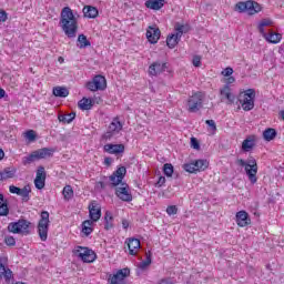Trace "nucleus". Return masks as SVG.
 Returning <instances> with one entry per match:
<instances>
[{
    "mask_svg": "<svg viewBox=\"0 0 284 284\" xmlns=\"http://www.w3.org/2000/svg\"><path fill=\"white\" fill-rule=\"evenodd\" d=\"M88 90L91 92H99V90H105L108 88V82L105 81V77L95 75L92 81L87 83Z\"/></svg>",
    "mask_w": 284,
    "mask_h": 284,
    "instance_id": "nucleus-10",
    "label": "nucleus"
},
{
    "mask_svg": "<svg viewBox=\"0 0 284 284\" xmlns=\"http://www.w3.org/2000/svg\"><path fill=\"white\" fill-rule=\"evenodd\" d=\"M32 192V189L30 185H26L23 189H20V193L18 196H21L23 203H28L30 201V193Z\"/></svg>",
    "mask_w": 284,
    "mask_h": 284,
    "instance_id": "nucleus-30",
    "label": "nucleus"
},
{
    "mask_svg": "<svg viewBox=\"0 0 284 284\" xmlns=\"http://www.w3.org/2000/svg\"><path fill=\"white\" fill-rule=\"evenodd\" d=\"M255 145L256 143L254 142V139L247 138L242 143V150H244V152H250Z\"/></svg>",
    "mask_w": 284,
    "mask_h": 284,
    "instance_id": "nucleus-37",
    "label": "nucleus"
},
{
    "mask_svg": "<svg viewBox=\"0 0 284 284\" xmlns=\"http://www.w3.org/2000/svg\"><path fill=\"white\" fill-rule=\"evenodd\" d=\"M264 141H274L276 139V129L268 128L263 132Z\"/></svg>",
    "mask_w": 284,
    "mask_h": 284,
    "instance_id": "nucleus-36",
    "label": "nucleus"
},
{
    "mask_svg": "<svg viewBox=\"0 0 284 284\" xmlns=\"http://www.w3.org/2000/svg\"><path fill=\"white\" fill-rule=\"evenodd\" d=\"M180 41H181V37L178 36L176 33H172L166 38V45L172 50L176 48V45H179Z\"/></svg>",
    "mask_w": 284,
    "mask_h": 284,
    "instance_id": "nucleus-25",
    "label": "nucleus"
},
{
    "mask_svg": "<svg viewBox=\"0 0 284 284\" xmlns=\"http://www.w3.org/2000/svg\"><path fill=\"white\" fill-rule=\"evenodd\" d=\"M234 81H236V79H234V77L229 75V78L226 79V85L234 83Z\"/></svg>",
    "mask_w": 284,
    "mask_h": 284,
    "instance_id": "nucleus-56",
    "label": "nucleus"
},
{
    "mask_svg": "<svg viewBox=\"0 0 284 284\" xmlns=\"http://www.w3.org/2000/svg\"><path fill=\"white\" fill-rule=\"evenodd\" d=\"M223 77H232V74H234V69H232L231 67L225 68L222 71Z\"/></svg>",
    "mask_w": 284,
    "mask_h": 284,
    "instance_id": "nucleus-50",
    "label": "nucleus"
},
{
    "mask_svg": "<svg viewBox=\"0 0 284 284\" xmlns=\"http://www.w3.org/2000/svg\"><path fill=\"white\" fill-rule=\"evenodd\" d=\"M73 119H77V113L75 112H71V113H67V114H60L58 116V121H60V123H72Z\"/></svg>",
    "mask_w": 284,
    "mask_h": 284,
    "instance_id": "nucleus-32",
    "label": "nucleus"
},
{
    "mask_svg": "<svg viewBox=\"0 0 284 284\" xmlns=\"http://www.w3.org/2000/svg\"><path fill=\"white\" fill-rule=\"evenodd\" d=\"M10 214V209H8V201L0 193V216H8Z\"/></svg>",
    "mask_w": 284,
    "mask_h": 284,
    "instance_id": "nucleus-26",
    "label": "nucleus"
},
{
    "mask_svg": "<svg viewBox=\"0 0 284 284\" xmlns=\"http://www.w3.org/2000/svg\"><path fill=\"white\" fill-rule=\"evenodd\" d=\"M123 130V124L119 121V118L113 119V121L109 125V130L103 134V139L105 141L112 140L119 132Z\"/></svg>",
    "mask_w": 284,
    "mask_h": 284,
    "instance_id": "nucleus-11",
    "label": "nucleus"
},
{
    "mask_svg": "<svg viewBox=\"0 0 284 284\" xmlns=\"http://www.w3.org/2000/svg\"><path fill=\"white\" fill-rule=\"evenodd\" d=\"M237 164L241 165V168H244L248 181L254 185V183L258 181V178H256V174H258V164L256 163V160L254 158H251L247 161L240 159L237 160Z\"/></svg>",
    "mask_w": 284,
    "mask_h": 284,
    "instance_id": "nucleus-3",
    "label": "nucleus"
},
{
    "mask_svg": "<svg viewBox=\"0 0 284 284\" xmlns=\"http://www.w3.org/2000/svg\"><path fill=\"white\" fill-rule=\"evenodd\" d=\"M26 139H28V141L32 142L37 140V133L34 132V130H29L24 133Z\"/></svg>",
    "mask_w": 284,
    "mask_h": 284,
    "instance_id": "nucleus-46",
    "label": "nucleus"
},
{
    "mask_svg": "<svg viewBox=\"0 0 284 284\" xmlns=\"http://www.w3.org/2000/svg\"><path fill=\"white\" fill-rule=\"evenodd\" d=\"M59 61H63V58L60 57V58H59Z\"/></svg>",
    "mask_w": 284,
    "mask_h": 284,
    "instance_id": "nucleus-64",
    "label": "nucleus"
},
{
    "mask_svg": "<svg viewBox=\"0 0 284 284\" xmlns=\"http://www.w3.org/2000/svg\"><path fill=\"white\" fill-rule=\"evenodd\" d=\"M128 247H129V254H131V256H134L136 255V251L141 248V241L134 237L129 239Z\"/></svg>",
    "mask_w": 284,
    "mask_h": 284,
    "instance_id": "nucleus-20",
    "label": "nucleus"
},
{
    "mask_svg": "<svg viewBox=\"0 0 284 284\" xmlns=\"http://www.w3.org/2000/svg\"><path fill=\"white\" fill-rule=\"evenodd\" d=\"M163 173L165 176H172L174 174V166L171 163H165L163 165Z\"/></svg>",
    "mask_w": 284,
    "mask_h": 284,
    "instance_id": "nucleus-44",
    "label": "nucleus"
},
{
    "mask_svg": "<svg viewBox=\"0 0 284 284\" xmlns=\"http://www.w3.org/2000/svg\"><path fill=\"white\" fill-rule=\"evenodd\" d=\"M4 243H6V245H9L10 247H14V245H17V240H14L13 236H6Z\"/></svg>",
    "mask_w": 284,
    "mask_h": 284,
    "instance_id": "nucleus-47",
    "label": "nucleus"
},
{
    "mask_svg": "<svg viewBox=\"0 0 284 284\" xmlns=\"http://www.w3.org/2000/svg\"><path fill=\"white\" fill-rule=\"evenodd\" d=\"M78 105H79L80 110H92V108L94 105V100L83 98L82 100H80L78 102Z\"/></svg>",
    "mask_w": 284,
    "mask_h": 284,
    "instance_id": "nucleus-27",
    "label": "nucleus"
},
{
    "mask_svg": "<svg viewBox=\"0 0 284 284\" xmlns=\"http://www.w3.org/2000/svg\"><path fill=\"white\" fill-rule=\"evenodd\" d=\"M267 26H272L271 20L264 19L260 22L258 31H260L261 34H265V27H267Z\"/></svg>",
    "mask_w": 284,
    "mask_h": 284,
    "instance_id": "nucleus-45",
    "label": "nucleus"
},
{
    "mask_svg": "<svg viewBox=\"0 0 284 284\" xmlns=\"http://www.w3.org/2000/svg\"><path fill=\"white\" fill-rule=\"evenodd\" d=\"M175 31L178 36H180V38L183 37V34H186V32H190V26L187 24H181V23H175Z\"/></svg>",
    "mask_w": 284,
    "mask_h": 284,
    "instance_id": "nucleus-35",
    "label": "nucleus"
},
{
    "mask_svg": "<svg viewBox=\"0 0 284 284\" xmlns=\"http://www.w3.org/2000/svg\"><path fill=\"white\" fill-rule=\"evenodd\" d=\"M235 10L237 12H247L250 16L258 14L263 7L254 0L240 1L235 4Z\"/></svg>",
    "mask_w": 284,
    "mask_h": 284,
    "instance_id": "nucleus-4",
    "label": "nucleus"
},
{
    "mask_svg": "<svg viewBox=\"0 0 284 284\" xmlns=\"http://www.w3.org/2000/svg\"><path fill=\"white\" fill-rule=\"evenodd\" d=\"M73 254L78 258H81L83 263H94L97 261V253L88 247L77 246L73 250Z\"/></svg>",
    "mask_w": 284,
    "mask_h": 284,
    "instance_id": "nucleus-7",
    "label": "nucleus"
},
{
    "mask_svg": "<svg viewBox=\"0 0 284 284\" xmlns=\"http://www.w3.org/2000/svg\"><path fill=\"white\" fill-rule=\"evenodd\" d=\"M263 37L266 39V41H268V43H280L281 39H283L281 33H276L274 31H271L270 33H263Z\"/></svg>",
    "mask_w": 284,
    "mask_h": 284,
    "instance_id": "nucleus-23",
    "label": "nucleus"
},
{
    "mask_svg": "<svg viewBox=\"0 0 284 284\" xmlns=\"http://www.w3.org/2000/svg\"><path fill=\"white\" fill-rule=\"evenodd\" d=\"M152 264V255L146 254V258L145 261L140 262V264L138 265V267L140 270H145L146 267H149Z\"/></svg>",
    "mask_w": 284,
    "mask_h": 284,
    "instance_id": "nucleus-43",
    "label": "nucleus"
},
{
    "mask_svg": "<svg viewBox=\"0 0 284 284\" xmlns=\"http://www.w3.org/2000/svg\"><path fill=\"white\" fill-rule=\"evenodd\" d=\"M60 28L68 39H75L79 32V20L70 7H64L60 13Z\"/></svg>",
    "mask_w": 284,
    "mask_h": 284,
    "instance_id": "nucleus-2",
    "label": "nucleus"
},
{
    "mask_svg": "<svg viewBox=\"0 0 284 284\" xmlns=\"http://www.w3.org/2000/svg\"><path fill=\"white\" fill-rule=\"evenodd\" d=\"M6 156V153L0 149V161Z\"/></svg>",
    "mask_w": 284,
    "mask_h": 284,
    "instance_id": "nucleus-61",
    "label": "nucleus"
},
{
    "mask_svg": "<svg viewBox=\"0 0 284 284\" xmlns=\"http://www.w3.org/2000/svg\"><path fill=\"white\" fill-rule=\"evenodd\" d=\"M104 163L105 165H112V158H105Z\"/></svg>",
    "mask_w": 284,
    "mask_h": 284,
    "instance_id": "nucleus-58",
    "label": "nucleus"
},
{
    "mask_svg": "<svg viewBox=\"0 0 284 284\" xmlns=\"http://www.w3.org/2000/svg\"><path fill=\"white\" fill-rule=\"evenodd\" d=\"M70 94V91L65 87H54L53 95L59 97L60 99H65Z\"/></svg>",
    "mask_w": 284,
    "mask_h": 284,
    "instance_id": "nucleus-29",
    "label": "nucleus"
},
{
    "mask_svg": "<svg viewBox=\"0 0 284 284\" xmlns=\"http://www.w3.org/2000/svg\"><path fill=\"white\" fill-rule=\"evenodd\" d=\"M34 185L37 190H43V187H45V168H38L34 179Z\"/></svg>",
    "mask_w": 284,
    "mask_h": 284,
    "instance_id": "nucleus-14",
    "label": "nucleus"
},
{
    "mask_svg": "<svg viewBox=\"0 0 284 284\" xmlns=\"http://www.w3.org/2000/svg\"><path fill=\"white\" fill-rule=\"evenodd\" d=\"M178 212H179V209L176 207V205H170L166 207V214H169V216H172Z\"/></svg>",
    "mask_w": 284,
    "mask_h": 284,
    "instance_id": "nucleus-48",
    "label": "nucleus"
},
{
    "mask_svg": "<svg viewBox=\"0 0 284 284\" xmlns=\"http://www.w3.org/2000/svg\"><path fill=\"white\" fill-rule=\"evenodd\" d=\"M205 123L213 130V132H216V122H214V120H206Z\"/></svg>",
    "mask_w": 284,
    "mask_h": 284,
    "instance_id": "nucleus-52",
    "label": "nucleus"
},
{
    "mask_svg": "<svg viewBox=\"0 0 284 284\" xmlns=\"http://www.w3.org/2000/svg\"><path fill=\"white\" fill-rule=\"evenodd\" d=\"M104 152H108V154H123L125 152V145H123V144H105Z\"/></svg>",
    "mask_w": 284,
    "mask_h": 284,
    "instance_id": "nucleus-18",
    "label": "nucleus"
},
{
    "mask_svg": "<svg viewBox=\"0 0 284 284\" xmlns=\"http://www.w3.org/2000/svg\"><path fill=\"white\" fill-rule=\"evenodd\" d=\"M6 97V90L0 88V99H3Z\"/></svg>",
    "mask_w": 284,
    "mask_h": 284,
    "instance_id": "nucleus-59",
    "label": "nucleus"
},
{
    "mask_svg": "<svg viewBox=\"0 0 284 284\" xmlns=\"http://www.w3.org/2000/svg\"><path fill=\"white\" fill-rule=\"evenodd\" d=\"M14 174H17V170L7 168L0 172V181H6V179H13Z\"/></svg>",
    "mask_w": 284,
    "mask_h": 284,
    "instance_id": "nucleus-33",
    "label": "nucleus"
},
{
    "mask_svg": "<svg viewBox=\"0 0 284 284\" xmlns=\"http://www.w3.org/2000/svg\"><path fill=\"white\" fill-rule=\"evenodd\" d=\"M8 232L11 234H30V222L27 220H19L18 222H11L8 225Z\"/></svg>",
    "mask_w": 284,
    "mask_h": 284,
    "instance_id": "nucleus-8",
    "label": "nucleus"
},
{
    "mask_svg": "<svg viewBox=\"0 0 284 284\" xmlns=\"http://www.w3.org/2000/svg\"><path fill=\"white\" fill-rule=\"evenodd\" d=\"M90 45H92V43L90 42V40H88V37L85 34L82 33L78 36V48H80V50L90 48Z\"/></svg>",
    "mask_w": 284,
    "mask_h": 284,
    "instance_id": "nucleus-28",
    "label": "nucleus"
},
{
    "mask_svg": "<svg viewBox=\"0 0 284 284\" xmlns=\"http://www.w3.org/2000/svg\"><path fill=\"white\" fill-rule=\"evenodd\" d=\"M92 220H87L82 223V232L85 234V236H90L92 234V225H93Z\"/></svg>",
    "mask_w": 284,
    "mask_h": 284,
    "instance_id": "nucleus-38",
    "label": "nucleus"
},
{
    "mask_svg": "<svg viewBox=\"0 0 284 284\" xmlns=\"http://www.w3.org/2000/svg\"><path fill=\"white\" fill-rule=\"evenodd\" d=\"M166 70H168V63L156 61L149 67V74L151 77H159V74H163V72H165Z\"/></svg>",
    "mask_w": 284,
    "mask_h": 284,
    "instance_id": "nucleus-13",
    "label": "nucleus"
},
{
    "mask_svg": "<svg viewBox=\"0 0 284 284\" xmlns=\"http://www.w3.org/2000/svg\"><path fill=\"white\" fill-rule=\"evenodd\" d=\"M194 163L195 170L197 172H203L204 170H207V168L210 166V162H207V160H197Z\"/></svg>",
    "mask_w": 284,
    "mask_h": 284,
    "instance_id": "nucleus-39",
    "label": "nucleus"
},
{
    "mask_svg": "<svg viewBox=\"0 0 284 284\" xmlns=\"http://www.w3.org/2000/svg\"><path fill=\"white\" fill-rule=\"evenodd\" d=\"M203 108V93L196 92L189 98L187 111L191 113L199 112Z\"/></svg>",
    "mask_w": 284,
    "mask_h": 284,
    "instance_id": "nucleus-9",
    "label": "nucleus"
},
{
    "mask_svg": "<svg viewBox=\"0 0 284 284\" xmlns=\"http://www.w3.org/2000/svg\"><path fill=\"white\" fill-rule=\"evenodd\" d=\"M122 226L124 230H128V227H130V222H128V220H123L122 221Z\"/></svg>",
    "mask_w": 284,
    "mask_h": 284,
    "instance_id": "nucleus-57",
    "label": "nucleus"
},
{
    "mask_svg": "<svg viewBox=\"0 0 284 284\" xmlns=\"http://www.w3.org/2000/svg\"><path fill=\"white\" fill-rule=\"evenodd\" d=\"M130 276V268H121L115 274L110 275L108 283L109 284H122L125 278Z\"/></svg>",
    "mask_w": 284,
    "mask_h": 284,
    "instance_id": "nucleus-12",
    "label": "nucleus"
},
{
    "mask_svg": "<svg viewBox=\"0 0 284 284\" xmlns=\"http://www.w3.org/2000/svg\"><path fill=\"white\" fill-rule=\"evenodd\" d=\"M104 221H105L104 230H112L114 227V224H113L114 217L112 216V212L110 211L105 212Z\"/></svg>",
    "mask_w": 284,
    "mask_h": 284,
    "instance_id": "nucleus-34",
    "label": "nucleus"
},
{
    "mask_svg": "<svg viewBox=\"0 0 284 284\" xmlns=\"http://www.w3.org/2000/svg\"><path fill=\"white\" fill-rule=\"evenodd\" d=\"M280 115L282 116L283 121H284V111L280 112Z\"/></svg>",
    "mask_w": 284,
    "mask_h": 284,
    "instance_id": "nucleus-63",
    "label": "nucleus"
},
{
    "mask_svg": "<svg viewBox=\"0 0 284 284\" xmlns=\"http://www.w3.org/2000/svg\"><path fill=\"white\" fill-rule=\"evenodd\" d=\"M220 94H221L222 99H226V101L230 105H232V103H234L235 97H234V94H232V89L230 88V85H227V84L224 85L220 90Z\"/></svg>",
    "mask_w": 284,
    "mask_h": 284,
    "instance_id": "nucleus-19",
    "label": "nucleus"
},
{
    "mask_svg": "<svg viewBox=\"0 0 284 284\" xmlns=\"http://www.w3.org/2000/svg\"><path fill=\"white\" fill-rule=\"evenodd\" d=\"M34 161H39L37 158V153L33 151L30 155L24 156L22 160L23 165H30V163H34Z\"/></svg>",
    "mask_w": 284,
    "mask_h": 284,
    "instance_id": "nucleus-41",
    "label": "nucleus"
},
{
    "mask_svg": "<svg viewBox=\"0 0 284 284\" xmlns=\"http://www.w3.org/2000/svg\"><path fill=\"white\" fill-rule=\"evenodd\" d=\"M239 227H247L252 223L250 214L246 211H239L235 215Z\"/></svg>",
    "mask_w": 284,
    "mask_h": 284,
    "instance_id": "nucleus-15",
    "label": "nucleus"
},
{
    "mask_svg": "<svg viewBox=\"0 0 284 284\" xmlns=\"http://www.w3.org/2000/svg\"><path fill=\"white\" fill-rule=\"evenodd\" d=\"M99 185H100V187H102V190L105 187V183H103V182H99Z\"/></svg>",
    "mask_w": 284,
    "mask_h": 284,
    "instance_id": "nucleus-62",
    "label": "nucleus"
},
{
    "mask_svg": "<svg viewBox=\"0 0 284 284\" xmlns=\"http://www.w3.org/2000/svg\"><path fill=\"white\" fill-rule=\"evenodd\" d=\"M0 278H4L7 283H10V278H12V271L10 268H6L4 265L0 263Z\"/></svg>",
    "mask_w": 284,
    "mask_h": 284,
    "instance_id": "nucleus-31",
    "label": "nucleus"
},
{
    "mask_svg": "<svg viewBox=\"0 0 284 284\" xmlns=\"http://www.w3.org/2000/svg\"><path fill=\"white\" fill-rule=\"evenodd\" d=\"M34 152H36V156L38 158V161L41 159H48L49 156H52V154H54V150L48 149V148H42Z\"/></svg>",
    "mask_w": 284,
    "mask_h": 284,
    "instance_id": "nucleus-24",
    "label": "nucleus"
},
{
    "mask_svg": "<svg viewBox=\"0 0 284 284\" xmlns=\"http://www.w3.org/2000/svg\"><path fill=\"white\" fill-rule=\"evenodd\" d=\"M183 170L190 174H196V172H199L196 171V164L194 162L183 164Z\"/></svg>",
    "mask_w": 284,
    "mask_h": 284,
    "instance_id": "nucleus-42",
    "label": "nucleus"
},
{
    "mask_svg": "<svg viewBox=\"0 0 284 284\" xmlns=\"http://www.w3.org/2000/svg\"><path fill=\"white\" fill-rule=\"evenodd\" d=\"M83 14L88 19H97L99 17V10L95 7L87 6L83 8Z\"/></svg>",
    "mask_w": 284,
    "mask_h": 284,
    "instance_id": "nucleus-22",
    "label": "nucleus"
},
{
    "mask_svg": "<svg viewBox=\"0 0 284 284\" xmlns=\"http://www.w3.org/2000/svg\"><path fill=\"white\" fill-rule=\"evenodd\" d=\"M125 174H128V169L125 166H120L112 173V175L109 178V181L111 185L115 189V195L121 201H124L125 203H130L132 201V193L130 192V186L128 183H122L123 179H125ZM120 185V186H116Z\"/></svg>",
    "mask_w": 284,
    "mask_h": 284,
    "instance_id": "nucleus-1",
    "label": "nucleus"
},
{
    "mask_svg": "<svg viewBox=\"0 0 284 284\" xmlns=\"http://www.w3.org/2000/svg\"><path fill=\"white\" fill-rule=\"evenodd\" d=\"M165 6V0H146L145 8L149 10H161Z\"/></svg>",
    "mask_w": 284,
    "mask_h": 284,
    "instance_id": "nucleus-21",
    "label": "nucleus"
},
{
    "mask_svg": "<svg viewBox=\"0 0 284 284\" xmlns=\"http://www.w3.org/2000/svg\"><path fill=\"white\" fill-rule=\"evenodd\" d=\"M9 192L11 194H17L19 196L21 189L19 186L11 185V186H9Z\"/></svg>",
    "mask_w": 284,
    "mask_h": 284,
    "instance_id": "nucleus-51",
    "label": "nucleus"
},
{
    "mask_svg": "<svg viewBox=\"0 0 284 284\" xmlns=\"http://www.w3.org/2000/svg\"><path fill=\"white\" fill-rule=\"evenodd\" d=\"M254 99H256V91L254 89H248L240 94L239 101L244 112L254 110Z\"/></svg>",
    "mask_w": 284,
    "mask_h": 284,
    "instance_id": "nucleus-5",
    "label": "nucleus"
},
{
    "mask_svg": "<svg viewBox=\"0 0 284 284\" xmlns=\"http://www.w3.org/2000/svg\"><path fill=\"white\" fill-rule=\"evenodd\" d=\"M158 284H172V282L168 280H161Z\"/></svg>",
    "mask_w": 284,
    "mask_h": 284,
    "instance_id": "nucleus-60",
    "label": "nucleus"
},
{
    "mask_svg": "<svg viewBox=\"0 0 284 284\" xmlns=\"http://www.w3.org/2000/svg\"><path fill=\"white\" fill-rule=\"evenodd\" d=\"M62 194H63L65 201H70V199H72V196H74V190H72L71 185H65L62 190Z\"/></svg>",
    "mask_w": 284,
    "mask_h": 284,
    "instance_id": "nucleus-40",
    "label": "nucleus"
},
{
    "mask_svg": "<svg viewBox=\"0 0 284 284\" xmlns=\"http://www.w3.org/2000/svg\"><path fill=\"white\" fill-rule=\"evenodd\" d=\"M41 219L38 223V233L41 241H48V230H50V213L48 211L41 212Z\"/></svg>",
    "mask_w": 284,
    "mask_h": 284,
    "instance_id": "nucleus-6",
    "label": "nucleus"
},
{
    "mask_svg": "<svg viewBox=\"0 0 284 284\" xmlns=\"http://www.w3.org/2000/svg\"><path fill=\"white\" fill-rule=\"evenodd\" d=\"M193 65H194L195 68H201V57L195 55V57L193 58Z\"/></svg>",
    "mask_w": 284,
    "mask_h": 284,
    "instance_id": "nucleus-54",
    "label": "nucleus"
},
{
    "mask_svg": "<svg viewBox=\"0 0 284 284\" xmlns=\"http://www.w3.org/2000/svg\"><path fill=\"white\" fill-rule=\"evenodd\" d=\"M90 219L93 223H97L101 219V206L97 202H91L89 205Z\"/></svg>",
    "mask_w": 284,
    "mask_h": 284,
    "instance_id": "nucleus-17",
    "label": "nucleus"
},
{
    "mask_svg": "<svg viewBox=\"0 0 284 284\" xmlns=\"http://www.w3.org/2000/svg\"><path fill=\"white\" fill-rule=\"evenodd\" d=\"M159 187H163L165 185V176H160L158 180Z\"/></svg>",
    "mask_w": 284,
    "mask_h": 284,
    "instance_id": "nucleus-55",
    "label": "nucleus"
},
{
    "mask_svg": "<svg viewBox=\"0 0 284 284\" xmlns=\"http://www.w3.org/2000/svg\"><path fill=\"white\" fill-rule=\"evenodd\" d=\"M146 39L151 43H159V39H161V30L156 27H149L146 30Z\"/></svg>",
    "mask_w": 284,
    "mask_h": 284,
    "instance_id": "nucleus-16",
    "label": "nucleus"
},
{
    "mask_svg": "<svg viewBox=\"0 0 284 284\" xmlns=\"http://www.w3.org/2000/svg\"><path fill=\"white\" fill-rule=\"evenodd\" d=\"M6 21H8V13L2 10L0 11V22L6 23Z\"/></svg>",
    "mask_w": 284,
    "mask_h": 284,
    "instance_id": "nucleus-53",
    "label": "nucleus"
},
{
    "mask_svg": "<svg viewBox=\"0 0 284 284\" xmlns=\"http://www.w3.org/2000/svg\"><path fill=\"white\" fill-rule=\"evenodd\" d=\"M191 148H193V150L201 149V144L199 143V140H196V138H191Z\"/></svg>",
    "mask_w": 284,
    "mask_h": 284,
    "instance_id": "nucleus-49",
    "label": "nucleus"
}]
</instances>
